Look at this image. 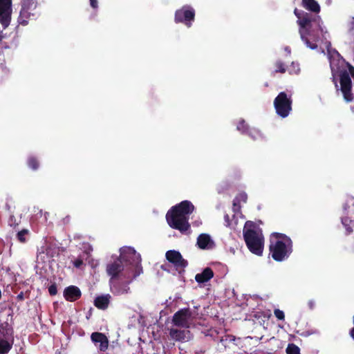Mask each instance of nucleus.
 I'll return each mask as SVG.
<instances>
[{
	"mask_svg": "<svg viewBox=\"0 0 354 354\" xmlns=\"http://www.w3.org/2000/svg\"><path fill=\"white\" fill-rule=\"evenodd\" d=\"M14 339L7 326L0 325V354H8L12 348Z\"/></svg>",
	"mask_w": 354,
	"mask_h": 354,
	"instance_id": "f8f14e48",
	"label": "nucleus"
},
{
	"mask_svg": "<svg viewBox=\"0 0 354 354\" xmlns=\"http://www.w3.org/2000/svg\"><path fill=\"white\" fill-rule=\"evenodd\" d=\"M12 10V0H0V10Z\"/></svg>",
	"mask_w": 354,
	"mask_h": 354,
	"instance_id": "c85d7f7f",
	"label": "nucleus"
},
{
	"mask_svg": "<svg viewBox=\"0 0 354 354\" xmlns=\"http://www.w3.org/2000/svg\"><path fill=\"white\" fill-rule=\"evenodd\" d=\"M274 314L275 315V317L279 319V320H284L285 319V315H284V313L279 310V309H275L274 310Z\"/></svg>",
	"mask_w": 354,
	"mask_h": 354,
	"instance_id": "7c9ffc66",
	"label": "nucleus"
},
{
	"mask_svg": "<svg viewBox=\"0 0 354 354\" xmlns=\"http://www.w3.org/2000/svg\"><path fill=\"white\" fill-rule=\"evenodd\" d=\"M234 198L236 202H239L240 203L241 202L246 203L248 200V195L245 192H242L239 193Z\"/></svg>",
	"mask_w": 354,
	"mask_h": 354,
	"instance_id": "c756f323",
	"label": "nucleus"
},
{
	"mask_svg": "<svg viewBox=\"0 0 354 354\" xmlns=\"http://www.w3.org/2000/svg\"><path fill=\"white\" fill-rule=\"evenodd\" d=\"M286 71V64L281 60H277L274 63V71L272 72V75H274L277 73H285Z\"/></svg>",
	"mask_w": 354,
	"mask_h": 354,
	"instance_id": "b1692460",
	"label": "nucleus"
},
{
	"mask_svg": "<svg viewBox=\"0 0 354 354\" xmlns=\"http://www.w3.org/2000/svg\"><path fill=\"white\" fill-rule=\"evenodd\" d=\"M294 14L297 17V23L299 26L301 39L310 49L317 48L316 42L319 41L320 32L323 36L328 33L322 26V21L320 16L313 15L310 13L295 8Z\"/></svg>",
	"mask_w": 354,
	"mask_h": 354,
	"instance_id": "f257e3e1",
	"label": "nucleus"
},
{
	"mask_svg": "<svg viewBox=\"0 0 354 354\" xmlns=\"http://www.w3.org/2000/svg\"><path fill=\"white\" fill-rule=\"evenodd\" d=\"M17 299L19 301H22L24 300V292H21L17 296Z\"/></svg>",
	"mask_w": 354,
	"mask_h": 354,
	"instance_id": "ea45409f",
	"label": "nucleus"
},
{
	"mask_svg": "<svg viewBox=\"0 0 354 354\" xmlns=\"http://www.w3.org/2000/svg\"><path fill=\"white\" fill-rule=\"evenodd\" d=\"M351 222V220H350L348 217L342 218V223L345 227L346 234H350L353 232V229L350 226V223Z\"/></svg>",
	"mask_w": 354,
	"mask_h": 354,
	"instance_id": "bb28decb",
	"label": "nucleus"
},
{
	"mask_svg": "<svg viewBox=\"0 0 354 354\" xmlns=\"http://www.w3.org/2000/svg\"><path fill=\"white\" fill-rule=\"evenodd\" d=\"M140 273V271H135L134 273L126 274L124 277H123L125 279L124 281H122V277L110 279L109 284L111 292L114 295H122L129 293V284Z\"/></svg>",
	"mask_w": 354,
	"mask_h": 354,
	"instance_id": "0eeeda50",
	"label": "nucleus"
},
{
	"mask_svg": "<svg viewBox=\"0 0 354 354\" xmlns=\"http://www.w3.org/2000/svg\"><path fill=\"white\" fill-rule=\"evenodd\" d=\"M273 235L277 237V238H281L282 239V241H286V237L285 236H287L286 235L283 234H281V233H274Z\"/></svg>",
	"mask_w": 354,
	"mask_h": 354,
	"instance_id": "4c0bfd02",
	"label": "nucleus"
},
{
	"mask_svg": "<svg viewBox=\"0 0 354 354\" xmlns=\"http://www.w3.org/2000/svg\"><path fill=\"white\" fill-rule=\"evenodd\" d=\"M214 277V272L212 268L207 267L201 273L196 274L195 280L198 283H205Z\"/></svg>",
	"mask_w": 354,
	"mask_h": 354,
	"instance_id": "f3484780",
	"label": "nucleus"
},
{
	"mask_svg": "<svg viewBox=\"0 0 354 354\" xmlns=\"http://www.w3.org/2000/svg\"><path fill=\"white\" fill-rule=\"evenodd\" d=\"M91 341L97 346L99 343L98 348L100 351L104 352L109 346V339L107 337L102 333L94 332L91 335Z\"/></svg>",
	"mask_w": 354,
	"mask_h": 354,
	"instance_id": "4468645a",
	"label": "nucleus"
},
{
	"mask_svg": "<svg viewBox=\"0 0 354 354\" xmlns=\"http://www.w3.org/2000/svg\"><path fill=\"white\" fill-rule=\"evenodd\" d=\"M196 245L201 250H207L212 248L214 243L209 234H201L197 238Z\"/></svg>",
	"mask_w": 354,
	"mask_h": 354,
	"instance_id": "dca6fc26",
	"label": "nucleus"
},
{
	"mask_svg": "<svg viewBox=\"0 0 354 354\" xmlns=\"http://www.w3.org/2000/svg\"><path fill=\"white\" fill-rule=\"evenodd\" d=\"M285 237L286 241L277 240L274 244L270 245L272 257L276 261L285 260L292 252V241L288 236Z\"/></svg>",
	"mask_w": 354,
	"mask_h": 354,
	"instance_id": "6e6552de",
	"label": "nucleus"
},
{
	"mask_svg": "<svg viewBox=\"0 0 354 354\" xmlns=\"http://www.w3.org/2000/svg\"><path fill=\"white\" fill-rule=\"evenodd\" d=\"M301 6L307 10L318 14L320 10V6L315 0H302Z\"/></svg>",
	"mask_w": 354,
	"mask_h": 354,
	"instance_id": "6ab92c4d",
	"label": "nucleus"
},
{
	"mask_svg": "<svg viewBox=\"0 0 354 354\" xmlns=\"http://www.w3.org/2000/svg\"><path fill=\"white\" fill-rule=\"evenodd\" d=\"M26 163L28 167L34 171L37 170L39 167V161L38 158L34 156H29Z\"/></svg>",
	"mask_w": 354,
	"mask_h": 354,
	"instance_id": "5701e85b",
	"label": "nucleus"
},
{
	"mask_svg": "<svg viewBox=\"0 0 354 354\" xmlns=\"http://www.w3.org/2000/svg\"><path fill=\"white\" fill-rule=\"evenodd\" d=\"M10 48V46L8 44V43L6 41H4V39L0 43V50H1V52L3 53L4 51V50H6V49H9Z\"/></svg>",
	"mask_w": 354,
	"mask_h": 354,
	"instance_id": "473e14b6",
	"label": "nucleus"
},
{
	"mask_svg": "<svg viewBox=\"0 0 354 354\" xmlns=\"http://www.w3.org/2000/svg\"><path fill=\"white\" fill-rule=\"evenodd\" d=\"M5 35L2 33V32H0V43L5 39Z\"/></svg>",
	"mask_w": 354,
	"mask_h": 354,
	"instance_id": "c03bdc74",
	"label": "nucleus"
},
{
	"mask_svg": "<svg viewBox=\"0 0 354 354\" xmlns=\"http://www.w3.org/2000/svg\"><path fill=\"white\" fill-rule=\"evenodd\" d=\"M333 81H334V82H335V86H336V87H337V82H335V77H333Z\"/></svg>",
	"mask_w": 354,
	"mask_h": 354,
	"instance_id": "a18cd8bd",
	"label": "nucleus"
},
{
	"mask_svg": "<svg viewBox=\"0 0 354 354\" xmlns=\"http://www.w3.org/2000/svg\"><path fill=\"white\" fill-rule=\"evenodd\" d=\"M236 129L242 134L250 135L252 133L251 128L243 119H241L236 125Z\"/></svg>",
	"mask_w": 354,
	"mask_h": 354,
	"instance_id": "4be33fe9",
	"label": "nucleus"
},
{
	"mask_svg": "<svg viewBox=\"0 0 354 354\" xmlns=\"http://www.w3.org/2000/svg\"><path fill=\"white\" fill-rule=\"evenodd\" d=\"M12 10H0V23L3 27L6 28L11 21Z\"/></svg>",
	"mask_w": 354,
	"mask_h": 354,
	"instance_id": "412c9836",
	"label": "nucleus"
},
{
	"mask_svg": "<svg viewBox=\"0 0 354 354\" xmlns=\"http://www.w3.org/2000/svg\"><path fill=\"white\" fill-rule=\"evenodd\" d=\"M110 295H103L97 296L94 300V305L100 310H106L110 304Z\"/></svg>",
	"mask_w": 354,
	"mask_h": 354,
	"instance_id": "a211bd4d",
	"label": "nucleus"
},
{
	"mask_svg": "<svg viewBox=\"0 0 354 354\" xmlns=\"http://www.w3.org/2000/svg\"><path fill=\"white\" fill-rule=\"evenodd\" d=\"M224 221H225V225L227 226V227H230V225H231V221H230V216L228 214H226L224 216Z\"/></svg>",
	"mask_w": 354,
	"mask_h": 354,
	"instance_id": "e433bc0d",
	"label": "nucleus"
},
{
	"mask_svg": "<svg viewBox=\"0 0 354 354\" xmlns=\"http://www.w3.org/2000/svg\"><path fill=\"white\" fill-rule=\"evenodd\" d=\"M308 306L310 309H313L314 308V302L313 301H309Z\"/></svg>",
	"mask_w": 354,
	"mask_h": 354,
	"instance_id": "37998d69",
	"label": "nucleus"
},
{
	"mask_svg": "<svg viewBox=\"0 0 354 354\" xmlns=\"http://www.w3.org/2000/svg\"><path fill=\"white\" fill-rule=\"evenodd\" d=\"M194 209V206L189 201H183L173 206L166 214L168 225L173 229L184 234L190 229L188 216Z\"/></svg>",
	"mask_w": 354,
	"mask_h": 354,
	"instance_id": "7ed1b4c3",
	"label": "nucleus"
},
{
	"mask_svg": "<svg viewBox=\"0 0 354 354\" xmlns=\"http://www.w3.org/2000/svg\"><path fill=\"white\" fill-rule=\"evenodd\" d=\"M166 259L172 263L177 270L184 271L188 266V262L185 260L180 252L175 250H168L165 254ZM180 272V271H179Z\"/></svg>",
	"mask_w": 354,
	"mask_h": 354,
	"instance_id": "ddd939ff",
	"label": "nucleus"
},
{
	"mask_svg": "<svg viewBox=\"0 0 354 354\" xmlns=\"http://www.w3.org/2000/svg\"><path fill=\"white\" fill-rule=\"evenodd\" d=\"M189 333V330H178L176 328H171L169 330V335L171 338L175 341L185 340L186 338V335Z\"/></svg>",
	"mask_w": 354,
	"mask_h": 354,
	"instance_id": "aec40b11",
	"label": "nucleus"
},
{
	"mask_svg": "<svg viewBox=\"0 0 354 354\" xmlns=\"http://www.w3.org/2000/svg\"><path fill=\"white\" fill-rule=\"evenodd\" d=\"M192 316V313L189 308L180 309L173 315L172 323L176 326L188 328Z\"/></svg>",
	"mask_w": 354,
	"mask_h": 354,
	"instance_id": "9b49d317",
	"label": "nucleus"
},
{
	"mask_svg": "<svg viewBox=\"0 0 354 354\" xmlns=\"http://www.w3.org/2000/svg\"><path fill=\"white\" fill-rule=\"evenodd\" d=\"M91 6L93 8H97V0H90Z\"/></svg>",
	"mask_w": 354,
	"mask_h": 354,
	"instance_id": "58836bf2",
	"label": "nucleus"
},
{
	"mask_svg": "<svg viewBox=\"0 0 354 354\" xmlns=\"http://www.w3.org/2000/svg\"><path fill=\"white\" fill-rule=\"evenodd\" d=\"M21 8L18 17V23L22 26L28 25L29 21L35 20L39 16L36 10V0H21Z\"/></svg>",
	"mask_w": 354,
	"mask_h": 354,
	"instance_id": "423d86ee",
	"label": "nucleus"
},
{
	"mask_svg": "<svg viewBox=\"0 0 354 354\" xmlns=\"http://www.w3.org/2000/svg\"><path fill=\"white\" fill-rule=\"evenodd\" d=\"M48 292L51 296L57 295V289L55 283H53L48 287Z\"/></svg>",
	"mask_w": 354,
	"mask_h": 354,
	"instance_id": "2f4dec72",
	"label": "nucleus"
},
{
	"mask_svg": "<svg viewBox=\"0 0 354 354\" xmlns=\"http://www.w3.org/2000/svg\"><path fill=\"white\" fill-rule=\"evenodd\" d=\"M286 353L287 354H300V349L297 345L290 344L286 348Z\"/></svg>",
	"mask_w": 354,
	"mask_h": 354,
	"instance_id": "cd10ccee",
	"label": "nucleus"
},
{
	"mask_svg": "<svg viewBox=\"0 0 354 354\" xmlns=\"http://www.w3.org/2000/svg\"><path fill=\"white\" fill-rule=\"evenodd\" d=\"M348 70H341L339 71V83L341 91L346 102H352L354 96L351 92L352 82L350 75L354 79V66L347 63Z\"/></svg>",
	"mask_w": 354,
	"mask_h": 354,
	"instance_id": "39448f33",
	"label": "nucleus"
},
{
	"mask_svg": "<svg viewBox=\"0 0 354 354\" xmlns=\"http://www.w3.org/2000/svg\"><path fill=\"white\" fill-rule=\"evenodd\" d=\"M161 268H162V270H166V269H165V267L164 266H161Z\"/></svg>",
	"mask_w": 354,
	"mask_h": 354,
	"instance_id": "49530a36",
	"label": "nucleus"
},
{
	"mask_svg": "<svg viewBox=\"0 0 354 354\" xmlns=\"http://www.w3.org/2000/svg\"><path fill=\"white\" fill-rule=\"evenodd\" d=\"M140 255L136 253L133 248H127L121 250L120 257L113 262L107 264L106 272L111 277L110 279L124 277L126 274L132 273L131 267H135V271L142 272Z\"/></svg>",
	"mask_w": 354,
	"mask_h": 354,
	"instance_id": "f03ea898",
	"label": "nucleus"
},
{
	"mask_svg": "<svg viewBox=\"0 0 354 354\" xmlns=\"http://www.w3.org/2000/svg\"><path fill=\"white\" fill-rule=\"evenodd\" d=\"M349 335L354 340V326L350 329Z\"/></svg>",
	"mask_w": 354,
	"mask_h": 354,
	"instance_id": "a19ab883",
	"label": "nucleus"
},
{
	"mask_svg": "<svg viewBox=\"0 0 354 354\" xmlns=\"http://www.w3.org/2000/svg\"><path fill=\"white\" fill-rule=\"evenodd\" d=\"M29 231L28 230L23 229L17 232L16 235L17 239L21 243H25Z\"/></svg>",
	"mask_w": 354,
	"mask_h": 354,
	"instance_id": "393cba45",
	"label": "nucleus"
},
{
	"mask_svg": "<svg viewBox=\"0 0 354 354\" xmlns=\"http://www.w3.org/2000/svg\"><path fill=\"white\" fill-rule=\"evenodd\" d=\"M251 131H252V133L248 136H250L252 139H256L257 137L260 135L259 131H257L254 129H251Z\"/></svg>",
	"mask_w": 354,
	"mask_h": 354,
	"instance_id": "c9c22d12",
	"label": "nucleus"
},
{
	"mask_svg": "<svg viewBox=\"0 0 354 354\" xmlns=\"http://www.w3.org/2000/svg\"><path fill=\"white\" fill-rule=\"evenodd\" d=\"M6 209L12 214V212H11V205L8 203H6Z\"/></svg>",
	"mask_w": 354,
	"mask_h": 354,
	"instance_id": "79ce46f5",
	"label": "nucleus"
},
{
	"mask_svg": "<svg viewBox=\"0 0 354 354\" xmlns=\"http://www.w3.org/2000/svg\"><path fill=\"white\" fill-rule=\"evenodd\" d=\"M63 295L66 301L73 302L81 297L82 292L77 286H69L64 289Z\"/></svg>",
	"mask_w": 354,
	"mask_h": 354,
	"instance_id": "2eb2a0df",
	"label": "nucleus"
},
{
	"mask_svg": "<svg viewBox=\"0 0 354 354\" xmlns=\"http://www.w3.org/2000/svg\"><path fill=\"white\" fill-rule=\"evenodd\" d=\"M292 103L291 97H288L286 93L280 92L274 100L277 114L283 118H286L292 111Z\"/></svg>",
	"mask_w": 354,
	"mask_h": 354,
	"instance_id": "1a4fd4ad",
	"label": "nucleus"
},
{
	"mask_svg": "<svg viewBox=\"0 0 354 354\" xmlns=\"http://www.w3.org/2000/svg\"><path fill=\"white\" fill-rule=\"evenodd\" d=\"M243 235L248 250L256 255L261 256L264 248L263 234L254 229H246L245 227Z\"/></svg>",
	"mask_w": 354,
	"mask_h": 354,
	"instance_id": "20e7f679",
	"label": "nucleus"
},
{
	"mask_svg": "<svg viewBox=\"0 0 354 354\" xmlns=\"http://www.w3.org/2000/svg\"><path fill=\"white\" fill-rule=\"evenodd\" d=\"M21 222V219H17L15 216L11 214L9 216L8 223V225L13 229H16Z\"/></svg>",
	"mask_w": 354,
	"mask_h": 354,
	"instance_id": "a878e982",
	"label": "nucleus"
},
{
	"mask_svg": "<svg viewBox=\"0 0 354 354\" xmlns=\"http://www.w3.org/2000/svg\"><path fill=\"white\" fill-rule=\"evenodd\" d=\"M1 299V290H0V299Z\"/></svg>",
	"mask_w": 354,
	"mask_h": 354,
	"instance_id": "de8ad7c7",
	"label": "nucleus"
},
{
	"mask_svg": "<svg viewBox=\"0 0 354 354\" xmlns=\"http://www.w3.org/2000/svg\"><path fill=\"white\" fill-rule=\"evenodd\" d=\"M195 10L191 6L185 5L176 10L174 21L176 24H183L187 28H190L195 20Z\"/></svg>",
	"mask_w": 354,
	"mask_h": 354,
	"instance_id": "9d476101",
	"label": "nucleus"
},
{
	"mask_svg": "<svg viewBox=\"0 0 354 354\" xmlns=\"http://www.w3.org/2000/svg\"><path fill=\"white\" fill-rule=\"evenodd\" d=\"M241 209V205L239 202H236L235 198L233 201V210L234 212H238Z\"/></svg>",
	"mask_w": 354,
	"mask_h": 354,
	"instance_id": "f704fd0d",
	"label": "nucleus"
},
{
	"mask_svg": "<svg viewBox=\"0 0 354 354\" xmlns=\"http://www.w3.org/2000/svg\"><path fill=\"white\" fill-rule=\"evenodd\" d=\"M83 264L84 262L81 258H77L73 261V266L77 268H80Z\"/></svg>",
	"mask_w": 354,
	"mask_h": 354,
	"instance_id": "72a5a7b5",
	"label": "nucleus"
}]
</instances>
